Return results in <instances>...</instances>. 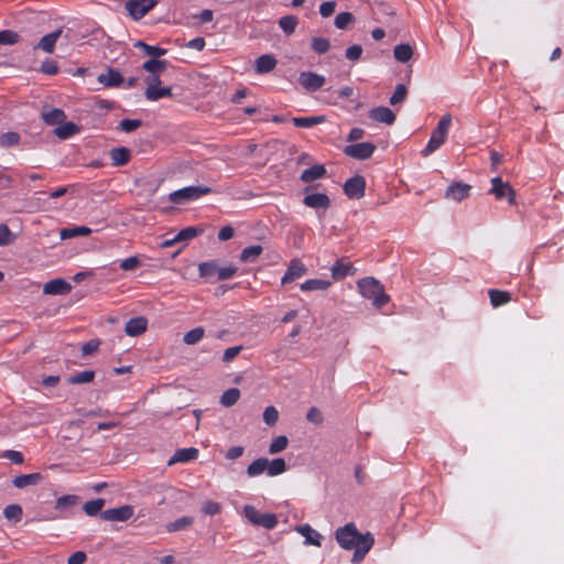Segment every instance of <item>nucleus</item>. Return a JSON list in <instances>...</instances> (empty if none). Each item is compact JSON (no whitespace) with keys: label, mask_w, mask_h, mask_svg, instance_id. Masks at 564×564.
I'll use <instances>...</instances> for the list:
<instances>
[{"label":"nucleus","mask_w":564,"mask_h":564,"mask_svg":"<svg viewBox=\"0 0 564 564\" xmlns=\"http://www.w3.org/2000/svg\"><path fill=\"white\" fill-rule=\"evenodd\" d=\"M373 543V538H366L364 541H360V544L352 549L354 555L351 562L354 564H359L365 558L366 554L371 550Z\"/></svg>","instance_id":"26"},{"label":"nucleus","mask_w":564,"mask_h":564,"mask_svg":"<svg viewBox=\"0 0 564 564\" xmlns=\"http://www.w3.org/2000/svg\"><path fill=\"white\" fill-rule=\"evenodd\" d=\"M268 470V458L260 457L254 459L251 464L247 467V475L249 477H258L262 475L263 473H267Z\"/></svg>","instance_id":"34"},{"label":"nucleus","mask_w":564,"mask_h":564,"mask_svg":"<svg viewBox=\"0 0 564 564\" xmlns=\"http://www.w3.org/2000/svg\"><path fill=\"white\" fill-rule=\"evenodd\" d=\"M109 154L113 166H123L131 159V151L126 147L113 148Z\"/></svg>","instance_id":"24"},{"label":"nucleus","mask_w":564,"mask_h":564,"mask_svg":"<svg viewBox=\"0 0 564 564\" xmlns=\"http://www.w3.org/2000/svg\"><path fill=\"white\" fill-rule=\"evenodd\" d=\"M332 276L335 280L344 279L347 275H352L355 273V269L351 263H346L343 261H336L332 268Z\"/></svg>","instance_id":"28"},{"label":"nucleus","mask_w":564,"mask_h":564,"mask_svg":"<svg viewBox=\"0 0 564 564\" xmlns=\"http://www.w3.org/2000/svg\"><path fill=\"white\" fill-rule=\"evenodd\" d=\"M354 21V15L350 12H340L336 15L334 24L339 30H345Z\"/></svg>","instance_id":"55"},{"label":"nucleus","mask_w":564,"mask_h":564,"mask_svg":"<svg viewBox=\"0 0 564 564\" xmlns=\"http://www.w3.org/2000/svg\"><path fill=\"white\" fill-rule=\"evenodd\" d=\"M286 470L285 460L281 457L274 458L272 460L268 459V470L267 475L269 477H275L283 474Z\"/></svg>","instance_id":"39"},{"label":"nucleus","mask_w":564,"mask_h":564,"mask_svg":"<svg viewBox=\"0 0 564 564\" xmlns=\"http://www.w3.org/2000/svg\"><path fill=\"white\" fill-rule=\"evenodd\" d=\"M237 270L238 269L234 265L219 267L217 272V280H229L237 273Z\"/></svg>","instance_id":"61"},{"label":"nucleus","mask_w":564,"mask_h":564,"mask_svg":"<svg viewBox=\"0 0 564 564\" xmlns=\"http://www.w3.org/2000/svg\"><path fill=\"white\" fill-rule=\"evenodd\" d=\"M360 294L368 300L372 301L373 306L381 308L389 301L390 297L386 294L382 284L375 278H364L357 282Z\"/></svg>","instance_id":"1"},{"label":"nucleus","mask_w":564,"mask_h":564,"mask_svg":"<svg viewBox=\"0 0 564 564\" xmlns=\"http://www.w3.org/2000/svg\"><path fill=\"white\" fill-rule=\"evenodd\" d=\"M95 378L93 370H85L77 372L68 378V382L72 384H80L91 382Z\"/></svg>","instance_id":"49"},{"label":"nucleus","mask_w":564,"mask_h":564,"mask_svg":"<svg viewBox=\"0 0 564 564\" xmlns=\"http://www.w3.org/2000/svg\"><path fill=\"white\" fill-rule=\"evenodd\" d=\"M332 285V282L323 279H310L300 285V289L304 292L310 291H323L327 290Z\"/></svg>","instance_id":"36"},{"label":"nucleus","mask_w":564,"mask_h":564,"mask_svg":"<svg viewBox=\"0 0 564 564\" xmlns=\"http://www.w3.org/2000/svg\"><path fill=\"white\" fill-rule=\"evenodd\" d=\"M142 122L139 119H123L120 121L119 127L122 131L130 133L141 127Z\"/></svg>","instance_id":"59"},{"label":"nucleus","mask_w":564,"mask_h":564,"mask_svg":"<svg viewBox=\"0 0 564 564\" xmlns=\"http://www.w3.org/2000/svg\"><path fill=\"white\" fill-rule=\"evenodd\" d=\"M293 123L297 128H312L316 124H321L326 121L325 116H312V117H294Z\"/></svg>","instance_id":"35"},{"label":"nucleus","mask_w":564,"mask_h":564,"mask_svg":"<svg viewBox=\"0 0 564 564\" xmlns=\"http://www.w3.org/2000/svg\"><path fill=\"white\" fill-rule=\"evenodd\" d=\"M288 444H289L288 437L284 435H280L271 442V444L269 446V453L272 455L281 453L286 448Z\"/></svg>","instance_id":"54"},{"label":"nucleus","mask_w":564,"mask_h":564,"mask_svg":"<svg viewBox=\"0 0 564 564\" xmlns=\"http://www.w3.org/2000/svg\"><path fill=\"white\" fill-rule=\"evenodd\" d=\"M297 23L299 21L295 15H284L279 20V26L288 35L295 31Z\"/></svg>","instance_id":"46"},{"label":"nucleus","mask_w":564,"mask_h":564,"mask_svg":"<svg viewBox=\"0 0 564 564\" xmlns=\"http://www.w3.org/2000/svg\"><path fill=\"white\" fill-rule=\"evenodd\" d=\"M144 96L150 101H158L162 98L172 97V88L167 86L147 87Z\"/></svg>","instance_id":"27"},{"label":"nucleus","mask_w":564,"mask_h":564,"mask_svg":"<svg viewBox=\"0 0 564 564\" xmlns=\"http://www.w3.org/2000/svg\"><path fill=\"white\" fill-rule=\"evenodd\" d=\"M246 519L256 527L272 530L278 525V518L274 513H261L254 506L246 505L242 510Z\"/></svg>","instance_id":"5"},{"label":"nucleus","mask_w":564,"mask_h":564,"mask_svg":"<svg viewBox=\"0 0 564 564\" xmlns=\"http://www.w3.org/2000/svg\"><path fill=\"white\" fill-rule=\"evenodd\" d=\"M158 3L159 0H128L124 8L129 15L134 21H138L150 12Z\"/></svg>","instance_id":"7"},{"label":"nucleus","mask_w":564,"mask_h":564,"mask_svg":"<svg viewBox=\"0 0 564 564\" xmlns=\"http://www.w3.org/2000/svg\"><path fill=\"white\" fill-rule=\"evenodd\" d=\"M326 174V169L324 165L316 164L305 169L301 174V181L305 183L313 182L315 180L322 178Z\"/></svg>","instance_id":"29"},{"label":"nucleus","mask_w":564,"mask_h":564,"mask_svg":"<svg viewBox=\"0 0 564 564\" xmlns=\"http://www.w3.org/2000/svg\"><path fill=\"white\" fill-rule=\"evenodd\" d=\"M366 181L361 175L348 178L344 184V193L352 199H359L365 195Z\"/></svg>","instance_id":"12"},{"label":"nucleus","mask_w":564,"mask_h":564,"mask_svg":"<svg viewBox=\"0 0 564 564\" xmlns=\"http://www.w3.org/2000/svg\"><path fill=\"white\" fill-rule=\"evenodd\" d=\"M303 204L306 207L316 209V210H323L324 213L328 209L330 206V199L329 197L324 193H313L307 194L303 198Z\"/></svg>","instance_id":"15"},{"label":"nucleus","mask_w":564,"mask_h":564,"mask_svg":"<svg viewBox=\"0 0 564 564\" xmlns=\"http://www.w3.org/2000/svg\"><path fill=\"white\" fill-rule=\"evenodd\" d=\"M276 58L272 54H263L254 61V70L257 74H268L275 68Z\"/></svg>","instance_id":"21"},{"label":"nucleus","mask_w":564,"mask_h":564,"mask_svg":"<svg viewBox=\"0 0 564 564\" xmlns=\"http://www.w3.org/2000/svg\"><path fill=\"white\" fill-rule=\"evenodd\" d=\"M204 334L203 327H196L185 333L183 340L186 345H195L204 337Z\"/></svg>","instance_id":"52"},{"label":"nucleus","mask_w":564,"mask_h":564,"mask_svg":"<svg viewBox=\"0 0 564 564\" xmlns=\"http://www.w3.org/2000/svg\"><path fill=\"white\" fill-rule=\"evenodd\" d=\"M55 134L62 139H68L78 132V128L73 122H63L55 129Z\"/></svg>","instance_id":"41"},{"label":"nucleus","mask_w":564,"mask_h":564,"mask_svg":"<svg viewBox=\"0 0 564 564\" xmlns=\"http://www.w3.org/2000/svg\"><path fill=\"white\" fill-rule=\"evenodd\" d=\"M218 268L215 261L202 262L198 265L199 275L205 279H217Z\"/></svg>","instance_id":"43"},{"label":"nucleus","mask_w":564,"mask_h":564,"mask_svg":"<svg viewBox=\"0 0 564 564\" xmlns=\"http://www.w3.org/2000/svg\"><path fill=\"white\" fill-rule=\"evenodd\" d=\"M42 118L47 124H61L64 122L66 115L62 109L52 108L42 112Z\"/></svg>","instance_id":"32"},{"label":"nucleus","mask_w":564,"mask_h":564,"mask_svg":"<svg viewBox=\"0 0 564 564\" xmlns=\"http://www.w3.org/2000/svg\"><path fill=\"white\" fill-rule=\"evenodd\" d=\"M202 512L206 516H215L221 512V506L218 502L208 500L203 503Z\"/></svg>","instance_id":"60"},{"label":"nucleus","mask_w":564,"mask_h":564,"mask_svg":"<svg viewBox=\"0 0 564 564\" xmlns=\"http://www.w3.org/2000/svg\"><path fill=\"white\" fill-rule=\"evenodd\" d=\"M368 116L371 120L391 126L395 121V113L388 107L379 106L369 110Z\"/></svg>","instance_id":"16"},{"label":"nucleus","mask_w":564,"mask_h":564,"mask_svg":"<svg viewBox=\"0 0 564 564\" xmlns=\"http://www.w3.org/2000/svg\"><path fill=\"white\" fill-rule=\"evenodd\" d=\"M133 516V507L124 505L118 508L107 509L101 512V518L106 521L124 522Z\"/></svg>","instance_id":"13"},{"label":"nucleus","mask_w":564,"mask_h":564,"mask_svg":"<svg viewBox=\"0 0 564 564\" xmlns=\"http://www.w3.org/2000/svg\"><path fill=\"white\" fill-rule=\"evenodd\" d=\"M406 94H408V89H406L405 85L399 84L395 87L394 93L391 95V97L389 99L390 105L395 106V105L402 102L405 99Z\"/></svg>","instance_id":"56"},{"label":"nucleus","mask_w":564,"mask_h":564,"mask_svg":"<svg viewBox=\"0 0 564 564\" xmlns=\"http://www.w3.org/2000/svg\"><path fill=\"white\" fill-rule=\"evenodd\" d=\"M471 186L463 182L452 183L445 191L444 197L448 200L459 203L469 197Z\"/></svg>","instance_id":"14"},{"label":"nucleus","mask_w":564,"mask_h":564,"mask_svg":"<svg viewBox=\"0 0 564 564\" xmlns=\"http://www.w3.org/2000/svg\"><path fill=\"white\" fill-rule=\"evenodd\" d=\"M376 151V145L371 142H360L345 147L344 153L356 160H367Z\"/></svg>","instance_id":"11"},{"label":"nucleus","mask_w":564,"mask_h":564,"mask_svg":"<svg viewBox=\"0 0 564 564\" xmlns=\"http://www.w3.org/2000/svg\"><path fill=\"white\" fill-rule=\"evenodd\" d=\"M246 519L256 527L272 530L278 525V518L274 513H261L254 506L246 505L242 510Z\"/></svg>","instance_id":"4"},{"label":"nucleus","mask_w":564,"mask_h":564,"mask_svg":"<svg viewBox=\"0 0 564 564\" xmlns=\"http://www.w3.org/2000/svg\"><path fill=\"white\" fill-rule=\"evenodd\" d=\"M278 419H279V412L274 406L270 405L264 409L263 421L268 425H274L276 423Z\"/></svg>","instance_id":"62"},{"label":"nucleus","mask_w":564,"mask_h":564,"mask_svg":"<svg viewBox=\"0 0 564 564\" xmlns=\"http://www.w3.org/2000/svg\"><path fill=\"white\" fill-rule=\"evenodd\" d=\"M489 297H490V303L494 307H498L500 305L507 304L511 300L509 292L500 291V290H490Z\"/></svg>","instance_id":"42"},{"label":"nucleus","mask_w":564,"mask_h":564,"mask_svg":"<svg viewBox=\"0 0 564 564\" xmlns=\"http://www.w3.org/2000/svg\"><path fill=\"white\" fill-rule=\"evenodd\" d=\"M295 531L304 538V544L314 546L322 545V534L313 529L310 524L297 525Z\"/></svg>","instance_id":"19"},{"label":"nucleus","mask_w":564,"mask_h":564,"mask_svg":"<svg viewBox=\"0 0 564 564\" xmlns=\"http://www.w3.org/2000/svg\"><path fill=\"white\" fill-rule=\"evenodd\" d=\"M91 234V229L86 226H75L61 229V238L62 239H70L78 236H88Z\"/></svg>","instance_id":"38"},{"label":"nucleus","mask_w":564,"mask_h":564,"mask_svg":"<svg viewBox=\"0 0 564 564\" xmlns=\"http://www.w3.org/2000/svg\"><path fill=\"white\" fill-rule=\"evenodd\" d=\"M335 538L338 544L345 550H352L356 545L360 544L366 538H373L371 533L360 534L354 523L338 528L335 532Z\"/></svg>","instance_id":"3"},{"label":"nucleus","mask_w":564,"mask_h":564,"mask_svg":"<svg viewBox=\"0 0 564 564\" xmlns=\"http://www.w3.org/2000/svg\"><path fill=\"white\" fill-rule=\"evenodd\" d=\"M497 199L507 198L509 204L514 203L516 194L509 183L503 182L501 177L497 176L491 180V188L489 191Z\"/></svg>","instance_id":"9"},{"label":"nucleus","mask_w":564,"mask_h":564,"mask_svg":"<svg viewBox=\"0 0 564 564\" xmlns=\"http://www.w3.org/2000/svg\"><path fill=\"white\" fill-rule=\"evenodd\" d=\"M61 34H62L61 29L53 31L48 34H45L40 40V42L37 43L35 48H40V50L44 51L45 53H53L55 44H56L57 40L61 37Z\"/></svg>","instance_id":"25"},{"label":"nucleus","mask_w":564,"mask_h":564,"mask_svg":"<svg viewBox=\"0 0 564 564\" xmlns=\"http://www.w3.org/2000/svg\"><path fill=\"white\" fill-rule=\"evenodd\" d=\"M452 124V116L444 115L433 130L426 147L421 151L422 156H429L438 150L446 141Z\"/></svg>","instance_id":"2"},{"label":"nucleus","mask_w":564,"mask_h":564,"mask_svg":"<svg viewBox=\"0 0 564 564\" xmlns=\"http://www.w3.org/2000/svg\"><path fill=\"white\" fill-rule=\"evenodd\" d=\"M104 505H105V500L101 498H98V499L87 501L84 505L83 509L86 512V514L93 517V516H97L99 512H101Z\"/></svg>","instance_id":"51"},{"label":"nucleus","mask_w":564,"mask_h":564,"mask_svg":"<svg viewBox=\"0 0 564 564\" xmlns=\"http://www.w3.org/2000/svg\"><path fill=\"white\" fill-rule=\"evenodd\" d=\"M312 50L317 54H325L330 47V43L326 37H313L311 42Z\"/></svg>","instance_id":"53"},{"label":"nucleus","mask_w":564,"mask_h":564,"mask_svg":"<svg viewBox=\"0 0 564 564\" xmlns=\"http://www.w3.org/2000/svg\"><path fill=\"white\" fill-rule=\"evenodd\" d=\"M141 264V261L138 257L132 256L129 258L123 259L120 262V268L124 271H132L137 269Z\"/></svg>","instance_id":"64"},{"label":"nucleus","mask_w":564,"mask_h":564,"mask_svg":"<svg viewBox=\"0 0 564 564\" xmlns=\"http://www.w3.org/2000/svg\"><path fill=\"white\" fill-rule=\"evenodd\" d=\"M194 520L192 517H181L173 522L166 524L167 532H177L184 530L193 524Z\"/></svg>","instance_id":"45"},{"label":"nucleus","mask_w":564,"mask_h":564,"mask_svg":"<svg viewBox=\"0 0 564 564\" xmlns=\"http://www.w3.org/2000/svg\"><path fill=\"white\" fill-rule=\"evenodd\" d=\"M202 230L195 228V227H187L185 229H182L173 239L166 240L163 242L164 247H170L175 242L178 241H188L193 238H195Z\"/></svg>","instance_id":"31"},{"label":"nucleus","mask_w":564,"mask_h":564,"mask_svg":"<svg viewBox=\"0 0 564 564\" xmlns=\"http://www.w3.org/2000/svg\"><path fill=\"white\" fill-rule=\"evenodd\" d=\"M20 142V134L18 132L9 131L0 135V148L8 149L18 145Z\"/></svg>","instance_id":"48"},{"label":"nucleus","mask_w":564,"mask_h":564,"mask_svg":"<svg viewBox=\"0 0 564 564\" xmlns=\"http://www.w3.org/2000/svg\"><path fill=\"white\" fill-rule=\"evenodd\" d=\"M325 82L326 78L323 75L314 72L305 70L301 72L299 75L300 85L308 93H314L321 89Z\"/></svg>","instance_id":"10"},{"label":"nucleus","mask_w":564,"mask_h":564,"mask_svg":"<svg viewBox=\"0 0 564 564\" xmlns=\"http://www.w3.org/2000/svg\"><path fill=\"white\" fill-rule=\"evenodd\" d=\"M72 291V285L64 279H53L43 286V293L50 295H65Z\"/></svg>","instance_id":"18"},{"label":"nucleus","mask_w":564,"mask_h":564,"mask_svg":"<svg viewBox=\"0 0 564 564\" xmlns=\"http://www.w3.org/2000/svg\"><path fill=\"white\" fill-rule=\"evenodd\" d=\"M198 456V449L195 447H187L177 449L174 455L170 458L169 465L176 463H188L195 460Z\"/></svg>","instance_id":"23"},{"label":"nucleus","mask_w":564,"mask_h":564,"mask_svg":"<svg viewBox=\"0 0 564 564\" xmlns=\"http://www.w3.org/2000/svg\"><path fill=\"white\" fill-rule=\"evenodd\" d=\"M135 47H140L147 55L151 56L152 58H159L160 56H163L167 53V50L149 45L142 41H138L134 44Z\"/></svg>","instance_id":"44"},{"label":"nucleus","mask_w":564,"mask_h":564,"mask_svg":"<svg viewBox=\"0 0 564 564\" xmlns=\"http://www.w3.org/2000/svg\"><path fill=\"white\" fill-rule=\"evenodd\" d=\"M263 248L260 245L249 246L242 249L239 259L245 263H253L262 253Z\"/></svg>","instance_id":"33"},{"label":"nucleus","mask_w":564,"mask_h":564,"mask_svg":"<svg viewBox=\"0 0 564 564\" xmlns=\"http://www.w3.org/2000/svg\"><path fill=\"white\" fill-rule=\"evenodd\" d=\"M148 327V319L143 316L130 318L124 326L127 335L135 337L143 334Z\"/></svg>","instance_id":"20"},{"label":"nucleus","mask_w":564,"mask_h":564,"mask_svg":"<svg viewBox=\"0 0 564 564\" xmlns=\"http://www.w3.org/2000/svg\"><path fill=\"white\" fill-rule=\"evenodd\" d=\"M19 42V34L11 30L0 31V45H13Z\"/></svg>","instance_id":"57"},{"label":"nucleus","mask_w":564,"mask_h":564,"mask_svg":"<svg viewBox=\"0 0 564 564\" xmlns=\"http://www.w3.org/2000/svg\"><path fill=\"white\" fill-rule=\"evenodd\" d=\"M212 188L208 186H186L172 192L169 195V199L174 204H185L196 200L202 196L209 194Z\"/></svg>","instance_id":"6"},{"label":"nucleus","mask_w":564,"mask_h":564,"mask_svg":"<svg viewBox=\"0 0 564 564\" xmlns=\"http://www.w3.org/2000/svg\"><path fill=\"white\" fill-rule=\"evenodd\" d=\"M79 501V497L76 495H65L59 498H57L55 502V509L61 511L59 514H52L43 518H39L40 521H52L56 519L64 518L66 514L65 512L69 511L72 508H74Z\"/></svg>","instance_id":"8"},{"label":"nucleus","mask_w":564,"mask_h":564,"mask_svg":"<svg viewBox=\"0 0 564 564\" xmlns=\"http://www.w3.org/2000/svg\"><path fill=\"white\" fill-rule=\"evenodd\" d=\"M394 58L400 63H406L413 56V50L409 44H399L393 50Z\"/></svg>","instance_id":"40"},{"label":"nucleus","mask_w":564,"mask_h":564,"mask_svg":"<svg viewBox=\"0 0 564 564\" xmlns=\"http://www.w3.org/2000/svg\"><path fill=\"white\" fill-rule=\"evenodd\" d=\"M306 273V267L299 259H292L289 263L285 274L281 279L282 284H286L300 279Z\"/></svg>","instance_id":"17"},{"label":"nucleus","mask_w":564,"mask_h":564,"mask_svg":"<svg viewBox=\"0 0 564 564\" xmlns=\"http://www.w3.org/2000/svg\"><path fill=\"white\" fill-rule=\"evenodd\" d=\"M22 508L19 505H9L3 510V516L7 520L19 522L22 519Z\"/></svg>","instance_id":"50"},{"label":"nucleus","mask_w":564,"mask_h":564,"mask_svg":"<svg viewBox=\"0 0 564 564\" xmlns=\"http://www.w3.org/2000/svg\"><path fill=\"white\" fill-rule=\"evenodd\" d=\"M40 70L45 75L54 76L58 73L59 67L55 61L47 58L42 62Z\"/></svg>","instance_id":"58"},{"label":"nucleus","mask_w":564,"mask_h":564,"mask_svg":"<svg viewBox=\"0 0 564 564\" xmlns=\"http://www.w3.org/2000/svg\"><path fill=\"white\" fill-rule=\"evenodd\" d=\"M167 61L151 58L143 63L142 68L149 73V75L162 74L167 68Z\"/></svg>","instance_id":"37"},{"label":"nucleus","mask_w":564,"mask_h":564,"mask_svg":"<svg viewBox=\"0 0 564 564\" xmlns=\"http://www.w3.org/2000/svg\"><path fill=\"white\" fill-rule=\"evenodd\" d=\"M41 479H42V475L39 473L25 474V475L17 476L13 479L12 484L17 488H24L28 486L37 485L41 481Z\"/></svg>","instance_id":"30"},{"label":"nucleus","mask_w":564,"mask_h":564,"mask_svg":"<svg viewBox=\"0 0 564 564\" xmlns=\"http://www.w3.org/2000/svg\"><path fill=\"white\" fill-rule=\"evenodd\" d=\"M240 398V391L237 388H230L226 390L220 398V403L224 406H231L237 403Z\"/></svg>","instance_id":"47"},{"label":"nucleus","mask_w":564,"mask_h":564,"mask_svg":"<svg viewBox=\"0 0 564 564\" xmlns=\"http://www.w3.org/2000/svg\"><path fill=\"white\" fill-rule=\"evenodd\" d=\"M362 47L359 44L349 46L345 52V57L351 62L358 61L362 55Z\"/></svg>","instance_id":"63"},{"label":"nucleus","mask_w":564,"mask_h":564,"mask_svg":"<svg viewBox=\"0 0 564 564\" xmlns=\"http://www.w3.org/2000/svg\"><path fill=\"white\" fill-rule=\"evenodd\" d=\"M98 82L106 87H118L124 82V78L119 70L108 68L107 72L98 76Z\"/></svg>","instance_id":"22"}]
</instances>
